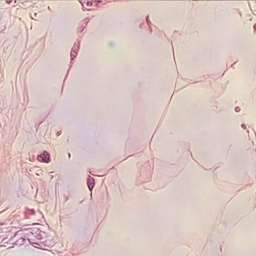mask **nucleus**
<instances>
[{
  "label": "nucleus",
  "mask_w": 256,
  "mask_h": 256,
  "mask_svg": "<svg viewBox=\"0 0 256 256\" xmlns=\"http://www.w3.org/2000/svg\"><path fill=\"white\" fill-rule=\"evenodd\" d=\"M80 4L82 6L83 8L88 10H90L92 8H89L90 7L92 6L93 1H79Z\"/></svg>",
  "instance_id": "f03ea898"
},
{
  "label": "nucleus",
  "mask_w": 256,
  "mask_h": 256,
  "mask_svg": "<svg viewBox=\"0 0 256 256\" xmlns=\"http://www.w3.org/2000/svg\"><path fill=\"white\" fill-rule=\"evenodd\" d=\"M70 153L68 154V158H70Z\"/></svg>",
  "instance_id": "412c9836"
},
{
  "label": "nucleus",
  "mask_w": 256,
  "mask_h": 256,
  "mask_svg": "<svg viewBox=\"0 0 256 256\" xmlns=\"http://www.w3.org/2000/svg\"><path fill=\"white\" fill-rule=\"evenodd\" d=\"M61 134H62V132L58 131L56 133V136H60Z\"/></svg>",
  "instance_id": "dca6fc26"
},
{
  "label": "nucleus",
  "mask_w": 256,
  "mask_h": 256,
  "mask_svg": "<svg viewBox=\"0 0 256 256\" xmlns=\"http://www.w3.org/2000/svg\"><path fill=\"white\" fill-rule=\"evenodd\" d=\"M88 22L89 21L88 18H86L80 22V24H81L82 26L85 28L86 26L88 24Z\"/></svg>",
  "instance_id": "6e6552de"
},
{
  "label": "nucleus",
  "mask_w": 256,
  "mask_h": 256,
  "mask_svg": "<svg viewBox=\"0 0 256 256\" xmlns=\"http://www.w3.org/2000/svg\"><path fill=\"white\" fill-rule=\"evenodd\" d=\"M144 26V23L142 22L140 24V28H142Z\"/></svg>",
  "instance_id": "ddd939ff"
},
{
  "label": "nucleus",
  "mask_w": 256,
  "mask_h": 256,
  "mask_svg": "<svg viewBox=\"0 0 256 256\" xmlns=\"http://www.w3.org/2000/svg\"><path fill=\"white\" fill-rule=\"evenodd\" d=\"M30 229H31V228H24V230H30Z\"/></svg>",
  "instance_id": "6ab92c4d"
},
{
  "label": "nucleus",
  "mask_w": 256,
  "mask_h": 256,
  "mask_svg": "<svg viewBox=\"0 0 256 256\" xmlns=\"http://www.w3.org/2000/svg\"><path fill=\"white\" fill-rule=\"evenodd\" d=\"M234 110L236 112H239L240 110V108L239 106H236Z\"/></svg>",
  "instance_id": "f8f14e48"
},
{
  "label": "nucleus",
  "mask_w": 256,
  "mask_h": 256,
  "mask_svg": "<svg viewBox=\"0 0 256 256\" xmlns=\"http://www.w3.org/2000/svg\"><path fill=\"white\" fill-rule=\"evenodd\" d=\"M94 6H96V7L101 8L102 6V5L104 4H102V1H94Z\"/></svg>",
  "instance_id": "0eeeda50"
},
{
  "label": "nucleus",
  "mask_w": 256,
  "mask_h": 256,
  "mask_svg": "<svg viewBox=\"0 0 256 256\" xmlns=\"http://www.w3.org/2000/svg\"><path fill=\"white\" fill-rule=\"evenodd\" d=\"M35 224H37L34 223V224H32V225H35Z\"/></svg>",
  "instance_id": "b1692460"
},
{
  "label": "nucleus",
  "mask_w": 256,
  "mask_h": 256,
  "mask_svg": "<svg viewBox=\"0 0 256 256\" xmlns=\"http://www.w3.org/2000/svg\"><path fill=\"white\" fill-rule=\"evenodd\" d=\"M87 184L89 190L92 192L95 185L94 178L89 176L87 180Z\"/></svg>",
  "instance_id": "7ed1b4c3"
},
{
  "label": "nucleus",
  "mask_w": 256,
  "mask_h": 256,
  "mask_svg": "<svg viewBox=\"0 0 256 256\" xmlns=\"http://www.w3.org/2000/svg\"><path fill=\"white\" fill-rule=\"evenodd\" d=\"M8 4H10L12 1L10 0V1H6Z\"/></svg>",
  "instance_id": "aec40b11"
},
{
  "label": "nucleus",
  "mask_w": 256,
  "mask_h": 256,
  "mask_svg": "<svg viewBox=\"0 0 256 256\" xmlns=\"http://www.w3.org/2000/svg\"><path fill=\"white\" fill-rule=\"evenodd\" d=\"M146 22L148 25L149 26V27H150V26L152 24V22L149 20V16H148L146 17Z\"/></svg>",
  "instance_id": "9b49d317"
},
{
  "label": "nucleus",
  "mask_w": 256,
  "mask_h": 256,
  "mask_svg": "<svg viewBox=\"0 0 256 256\" xmlns=\"http://www.w3.org/2000/svg\"><path fill=\"white\" fill-rule=\"evenodd\" d=\"M20 240H22V244H23L24 243V242L26 241V239L21 238Z\"/></svg>",
  "instance_id": "2eb2a0df"
},
{
  "label": "nucleus",
  "mask_w": 256,
  "mask_h": 256,
  "mask_svg": "<svg viewBox=\"0 0 256 256\" xmlns=\"http://www.w3.org/2000/svg\"><path fill=\"white\" fill-rule=\"evenodd\" d=\"M48 9L50 10V6H48Z\"/></svg>",
  "instance_id": "393cba45"
},
{
  "label": "nucleus",
  "mask_w": 256,
  "mask_h": 256,
  "mask_svg": "<svg viewBox=\"0 0 256 256\" xmlns=\"http://www.w3.org/2000/svg\"><path fill=\"white\" fill-rule=\"evenodd\" d=\"M241 127H242L243 129H246V125L244 124H242V125H241Z\"/></svg>",
  "instance_id": "4468645a"
},
{
  "label": "nucleus",
  "mask_w": 256,
  "mask_h": 256,
  "mask_svg": "<svg viewBox=\"0 0 256 256\" xmlns=\"http://www.w3.org/2000/svg\"><path fill=\"white\" fill-rule=\"evenodd\" d=\"M37 159L40 162L48 163L50 161V154L46 151H44L43 152L38 155Z\"/></svg>",
  "instance_id": "f257e3e1"
},
{
  "label": "nucleus",
  "mask_w": 256,
  "mask_h": 256,
  "mask_svg": "<svg viewBox=\"0 0 256 256\" xmlns=\"http://www.w3.org/2000/svg\"><path fill=\"white\" fill-rule=\"evenodd\" d=\"M236 62H234L233 64H232L231 65V66H231L232 68H234V65L236 64Z\"/></svg>",
  "instance_id": "f3484780"
},
{
  "label": "nucleus",
  "mask_w": 256,
  "mask_h": 256,
  "mask_svg": "<svg viewBox=\"0 0 256 256\" xmlns=\"http://www.w3.org/2000/svg\"><path fill=\"white\" fill-rule=\"evenodd\" d=\"M68 72H69V70L67 72V74H66V76H67L68 75Z\"/></svg>",
  "instance_id": "4be33fe9"
},
{
  "label": "nucleus",
  "mask_w": 256,
  "mask_h": 256,
  "mask_svg": "<svg viewBox=\"0 0 256 256\" xmlns=\"http://www.w3.org/2000/svg\"><path fill=\"white\" fill-rule=\"evenodd\" d=\"M29 1H24V2H20V6L23 8H26L30 6L32 4H28Z\"/></svg>",
  "instance_id": "39448f33"
},
{
  "label": "nucleus",
  "mask_w": 256,
  "mask_h": 256,
  "mask_svg": "<svg viewBox=\"0 0 256 256\" xmlns=\"http://www.w3.org/2000/svg\"><path fill=\"white\" fill-rule=\"evenodd\" d=\"M78 52L76 50H74V48H72V51L70 52V64H72V61L76 58V54H78Z\"/></svg>",
  "instance_id": "20e7f679"
},
{
  "label": "nucleus",
  "mask_w": 256,
  "mask_h": 256,
  "mask_svg": "<svg viewBox=\"0 0 256 256\" xmlns=\"http://www.w3.org/2000/svg\"><path fill=\"white\" fill-rule=\"evenodd\" d=\"M80 48V41L79 40V41H78V42L77 43L76 42L74 44V46L72 47V48H74V50H76L77 52H78Z\"/></svg>",
  "instance_id": "423d86ee"
},
{
  "label": "nucleus",
  "mask_w": 256,
  "mask_h": 256,
  "mask_svg": "<svg viewBox=\"0 0 256 256\" xmlns=\"http://www.w3.org/2000/svg\"><path fill=\"white\" fill-rule=\"evenodd\" d=\"M84 27L82 26L81 24H80V26L78 27L77 30L78 32H82L84 30Z\"/></svg>",
  "instance_id": "1a4fd4ad"
},
{
  "label": "nucleus",
  "mask_w": 256,
  "mask_h": 256,
  "mask_svg": "<svg viewBox=\"0 0 256 256\" xmlns=\"http://www.w3.org/2000/svg\"><path fill=\"white\" fill-rule=\"evenodd\" d=\"M149 28H150V32H152V28H151L150 26V27H149Z\"/></svg>",
  "instance_id": "5701e85b"
},
{
  "label": "nucleus",
  "mask_w": 256,
  "mask_h": 256,
  "mask_svg": "<svg viewBox=\"0 0 256 256\" xmlns=\"http://www.w3.org/2000/svg\"><path fill=\"white\" fill-rule=\"evenodd\" d=\"M34 213H35V210L34 209L28 210L27 212H26V214H34Z\"/></svg>",
  "instance_id": "9d476101"
},
{
  "label": "nucleus",
  "mask_w": 256,
  "mask_h": 256,
  "mask_svg": "<svg viewBox=\"0 0 256 256\" xmlns=\"http://www.w3.org/2000/svg\"><path fill=\"white\" fill-rule=\"evenodd\" d=\"M254 29L255 30H256V24L254 25Z\"/></svg>",
  "instance_id": "a211bd4d"
}]
</instances>
